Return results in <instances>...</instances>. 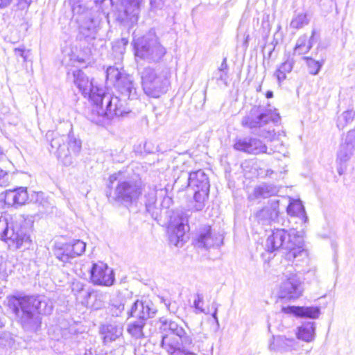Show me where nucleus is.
<instances>
[{"mask_svg": "<svg viewBox=\"0 0 355 355\" xmlns=\"http://www.w3.org/2000/svg\"><path fill=\"white\" fill-rule=\"evenodd\" d=\"M355 116V112L352 110L343 112L337 119V127L339 129H343L348 123L352 122Z\"/></svg>", "mask_w": 355, "mask_h": 355, "instance_id": "ea45409f", "label": "nucleus"}, {"mask_svg": "<svg viewBox=\"0 0 355 355\" xmlns=\"http://www.w3.org/2000/svg\"><path fill=\"white\" fill-rule=\"evenodd\" d=\"M175 338L178 343L177 347L180 349H193L198 343H203L208 337L206 334L201 331L196 333V337H194L193 334L183 328ZM173 347H176V345L173 344Z\"/></svg>", "mask_w": 355, "mask_h": 355, "instance_id": "aec40b11", "label": "nucleus"}, {"mask_svg": "<svg viewBox=\"0 0 355 355\" xmlns=\"http://www.w3.org/2000/svg\"><path fill=\"white\" fill-rule=\"evenodd\" d=\"M124 113L127 112L123 109L121 100L117 96H112L103 92L98 103H96L88 113L87 118L96 125L105 126L110 124L114 116H123Z\"/></svg>", "mask_w": 355, "mask_h": 355, "instance_id": "423d86ee", "label": "nucleus"}, {"mask_svg": "<svg viewBox=\"0 0 355 355\" xmlns=\"http://www.w3.org/2000/svg\"><path fill=\"white\" fill-rule=\"evenodd\" d=\"M159 331L162 334L161 347L165 351H167V346L173 344L177 345L175 336L183 329V327L180 325L177 322L171 319L161 318L159 319Z\"/></svg>", "mask_w": 355, "mask_h": 355, "instance_id": "ddd939ff", "label": "nucleus"}, {"mask_svg": "<svg viewBox=\"0 0 355 355\" xmlns=\"http://www.w3.org/2000/svg\"><path fill=\"white\" fill-rule=\"evenodd\" d=\"M166 306L168 307V309L169 311L175 313V310L173 306H172L171 303H168V304H166Z\"/></svg>", "mask_w": 355, "mask_h": 355, "instance_id": "052dcab7", "label": "nucleus"}, {"mask_svg": "<svg viewBox=\"0 0 355 355\" xmlns=\"http://www.w3.org/2000/svg\"><path fill=\"white\" fill-rule=\"evenodd\" d=\"M124 300L121 297H114L111 300L109 306V312L113 317H119L121 315L125 309Z\"/></svg>", "mask_w": 355, "mask_h": 355, "instance_id": "e433bc0d", "label": "nucleus"}, {"mask_svg": "<svg viewBox=\"0 0 355 355\" xmlns=\"http://www.w3.org/2000/svg\"><path fill=\"white\" fill-rule=\"evenodd\" d=\"M46 137H51L50 151L53 153L64 165L69 166L72 164L73 162L69 157V152L66 151V135H60L55 132H48Z\"/></svg>", "mask_w": 355, "mask_h": 355, "instance_id": "f3484780", "label": "nucleus"}, {"mask_svg": "<svg viewBox=\"0 0 355 355\" xmlns=\"http://www.w3.org/2000/svg\"><path fill=\"white\" fill-rule=\"evenodd\" d=\"M276 341L280 347L285 350H288V348L292 346V343H293V340L287 339L284 337H278L276 339Z\"/></svg>", "mask_w": 355, "mask_h": 355, "instance_id": "49530a36", "label": "nucleus"}, {"mask_svg": "<svg viewBox=\"0 0 355 355\" xmlns=\"http://www.w3.org/2000/svg\"><path fill=\"white\" fill-rule=\"evenodd\" d=\"M171 201V198H170L168 197L164 198L163 203L166 204V205H167V206H168Z\"/></svg>", "mask_w": 355, "mask_h": 355, "instance_id": "680f3d73", "label": "nucleus"}, {"mask_svg": "<svg viewBox=\"0 0 355 355\" xmlns=\"http://www.w3.org/2000/svg\"><path fill=\"white\" fill-rule=\"evenodd\" d=\"M85 291V285L80 282H73L72 284V291L75 293H80Z\"/></svg>", "mask_w": 355, "mask_h": 355, "instance_id": "603ef678", "label": "nucleus"}, {"mask_svg": "<svg viewBox=\"0 0 355 355\" xmlns=\"http://www.w3.org/2000/svg\"><path fill=\"white\" fill-rule=\"evenodd\" d=\"M309 23V19L306 13H300L295 16L290 24V26L294 29H300Z\"/></svg>", "mask_w": 355, "mask_h": 355, "instance_id": "58836bf2", "label": "nucleus"}, {"mask_svg": "<svg viewBox=\"0 0 355 355\" xmlns=\"http://www.w3.org/2000/svg\"><path fill=\"white\" fill-rule=\"evenodd\" d=\"M9 183V175L7 172L0 168V187H6Z\"/></svg>", "mask_w": 355, "mask_h": 355, "instance_id": "8fccbe9b", "label": "nucleus"}, {"mask_svg": "<svg viewBox=\"0 0 355 355\" xmlns=\"http://www.w3.org/2000/svg\"><path fill=\"white\" fill-rule=\"evenodd\" d=\"M145 324L146 322L142 320L130 322L128 325L127 331L134 339L144 338L145 336L143 329Z\"/></svg>", "mask_w": 355, "mask_h": 355, "instance_id": "c9c22d12", "label": "nucleus"}, {"mask_svg": "<svg viewBox=\"0 0 355 355\" xmlns=\"http://www.w3.org/2000/svg\"><path fill=\"white\" fill-rule=\"evenodd\" d=\"M107 80L114 85L123 99L134 100L139 97L138 88L133 77L123 70L120 71L115 67H109L106 70Z\"/></svg>", "mask_w": 355, "mask_h": 355, "instance_id": "1a4fd4ad", "label": "nucleus"}, {"mask_svg": "<svg viewBox=\"0 0 355 355\" xmlns=\"http://www.w3.org/2000/svg\"><path fill=\"white\" fill-rule=\"evenodd\" d=\"M286 211L291 216H296L300 220L301 223H305L307 221L308 217L306 214L305 209L300 202H291L286 207Z\"/></svg>", "mask_w": 355, "mask_h": 355, "instance_id": "2f4dec72", "label": "nucleus"}, {"mask_svg": "<svg viewBox=\"0 0 355 355\" xmlns=\"http://www.w3.org/2000/svg\"><path fill=\"white\" fill-rule=\"evenodd\" d=\"M270 349L271 350H276V349H277L275 348V344H274V343H273V344H270Z\"/></svg>", "mask_w": 355, "mask_h": 355, "instance_id": "774afa93", "label": "nucleus"}, {"mask_svg": "<svg viewBox=\"0 0 355 355\" xmlns=\"http://www.w3.org/2000/svg\"><path fill=\"white\" fill-rule=\"evenodd\" d=\"M266 96L268 98H270L273 96V92L272 91H268L266 94Z\"/></svg>", "mask_w": 355, "mask_h": 355, "instance_id": "e2e57ef3", "label": "nucleus"}, {"mask_svg": "<svg viewBox=\"0 0 355 355\" xmlns=\"http://www.w3.org/2000/svg\"><path fill=\"white\" fill-rule=\"evenodd\" d=\"M279 191V188L272 184L262 183L254 187L253 196L255 198H268L276 196Z\"/></svg>", "mask_w": 355, "mask_h": 355, "instance_id": "c756f323", "label": "nucleus"}, {"mask_svg": "<svg viewBox=\"0 0 355 355\" xmlns=\"http://www.w3.org/2000/svg\"><path fill=\"white\" fill-rule=\"evenodd\" d=\"M31 227V220L24 215L8 217L0 214V239L11 241L17 248L31 241L28 234Z\"/></svg>", "mask_w": 355, "mask_h": 355, "instance_id": "20e7f679", "label": "nucleus"}, {"mask_svg": "<svg viewBox=\"0 0 355 355\" xmlns=\"http://www.w3.org/2000/svg\"><path fill=\"white\" fill-rule=\"evenodd\" d=\"M234 148L248 154L258 155L267 153V146L260 139L244 137L236 140Z\"/></svg>", "mask_w": 355, "mask_h": 355, "instance_id": "a211bd4d", "label": "nucleus"}, {"mask_svg": "<svg viewBox=\"0 0 355 355\" xmlns=\"http://www.w3.org/2000/svg\"><path fill=\"white\" fill-rule=\"evenodd\" d=\"M315 326L314 322L303 323L298 327L297 338L309 343L314 340Z\"/></svg>", "mask_w": 355, "mask_h": 355, "instance_id": "7c9ffc66", "label": "nucleus"}, {"mask_svg": "<svg viewBox=\"0 0 355 355\" xmlns=\"http://www.w3.org/2000/svg\"><path fill=\"white\" fill-rule=\"evenodd\" d=\"M3 156H4L3 150L0 146V160L3 157Z\"/></svg>", "mask_w": 355, "mask_h": 355, "instance_id": "69168bd1", "label": "nucleus"}, {"mask_svg": "<svg viewBox=\"0 0 355 355\" xmlns=\"http://www.w3.org/2000/svg\"><path fill=\"white\" fill-rule=\"evenodd\" d=\"M217 312H218V307L216 306L215 309H214V311L212 313V317L215 320L216 322L218 324V317H217Z\"/></svg>", "mask_w": 355, "mask_h": 355, "instance_id": "bf43d9fd", "label": "nucleus"}, {"mask_svg": "<svg viewBox=\"0 0 355 355\" xmlns=\"http://www.w3.org/2000/svg\"><path fill=\"white\" fill-rule=\"evenodd\" d=\"M81 9V6L73 8V12L80 15L78 19L80 22V33L86 39H95L97 33L98 21L94 17L91 10H86L80 12Z\"/></svg>", "mask_w": 355, "mask_h": 355, "instance_id": "4468645a", "label": "nucleus"}, {"mask_svg": "<svg viewBox=\"0 0 355 355\" xmlns=\"http://www.w3.org/2000/svg\"><path fill=\"white\" fill-rule=\"evenodd\" d=\"M100 333L105 345L110 344L123 337V326L119 323H108L103 324Z\"/></svg>", "mask_w": 355, "mask_h": 355, "instance_id": "393cba45", "label": "nucleus"}, {"mask_svg": "<svg viewBox=\"0 0 355 355\" xmlns=\"http://www.w3.org/2000/svg\"><path fill=\"white\" fill-rule=\"evenodd\" d=\"M69 243L71 248H73V252L76 257L82 255L85 251L86 243L83 241L75 240Z\"/></svg>", "mask_w": 355, "mask_h": 355, "instance_id": "37998d69", "label": "nucleus"}, {"mask_svg": "<svg viewBox=\"0 0 355 355\" xmlns=\"http://www.w3.org/2000/svg\"><path fill=\"white\" fill-rule=\"evenodd\" d=\"M143 301L137 300L132 306L130 311L128 313L129 317H133L141 320V306Z\"/></svg>", "mask_w": 355, "mask_h": 355, "instance_id": "a18cd8bd", "label": "nucleus"}, {"mask_svg": "<svg viewBox=\"0 0 355 355\" xmlns=\"http://www.w3.org/2000/svg\"><path fill=\"white\" fill-rule=\"evenodd\" d=\"M18 1H19V4L21 8H25V7H28L32 1V0H18Z\"/></svg>", "mask_w": 355, "mask_h": 355, "instance_id": "4d7b16f0", "label": "nucleus"}, {"mask_svg": "<svg viewBox=\"0 0 355 355\" xmlns=\"http://www.w3.org/2000/svg\"><path fill=\"white\" fill-rule=\"evenodd\" d=\"M167 351L166 352L169 355H198L197 354L191 352L189 348L180 349L178 347H173L172 345L167 346Z\"/></svg>", "mask_w": 355, "mask_h": 355, "instance_id": "79ce46f5", "label": "nucleus"}, {"mask_svg": "<svg viewBox=\"0 0 355 355\" xmlns=\"http://www.w3.org/2000/svg\"><path fill=\"white\" fill-rule=\"evenodd\" d=\"M187 187H191L193 191V198L197 202L195 208L197 211L201 210L204 207V201L208 198L209 193V181L207 174L202 170H198L185 174Z\"/></svg>", "mask_w": 355, "mask_h": 355, "instance_id": "9d476101", "label": "nucleus"}, {"mask_svg": "<svg viewBox=\"0 0 355 355\" xmlns=\"http://www.w3.org/2000/svg\"><path fill=\"white\" fill-rule=\"evenodd\" d=\"M279 200H271L266 206L257 212L255 216L258 222L262 225H268L275 221L279 216Z\"/></svg>", "mask_w": 355, "mask_h": 355, "instance_id": "5701e85b", "label": "nucleus"}, {"mask_svg": "<svg viewBox=\"0 0 355 355\" xmlns=\"http://www.w3.org/2000/svg\"><path fill=\"white\" fill-rule=\"evenodd\" d=\"M286 279L282 283L279 295L282 298L295 299L302 295L301 281L295 274L286 276Z\"/></svg>", "mask_w": 355, "mask_h": 355, "instance_id": "6ab92c4d", "label": "nucleus"}, {"mask_svg": "<svg viewBox=\"0 0 355 355\" xmlns=\"http://www.w3.org/2000/svg\"><path fill=\"white\" fill-rule=\"evenodd\" d=\"M90 279L94 285L110 286L115 281L114 273L112 268L102 261L93 263L90 269Z\"/></svg>", "mask_w": 355, "mask_h": 355, "instance_id": "2eb2a0df", "label": "nucleus"}, {"mask_svg": "<svg viewBox=\"0 0 355 355\" xmlns=\"http://www.w3.org/2000/svg\"><path fill=\"white\" fill-rule=\"evenodd\" d=\"M303 60L306 61L310 74L317 75L319 73L323 62L316 61L311 57H303Z\"/></svg>", "mask_w": 355, "mask_h": 355, "instance_id": "a19ab883", "label": "nucleus"}, {"mask_svg": "<svg viewBox=\"0 0 355 355\" xmlns=\"http://www.w3.org/2000/svg\"><path fill=\"white\" fill-rule=\"evenodd\" d=\"M144 92L152 98H159L166 93L169 87L170 73L162 67H145L139 72Z\"/></svg>", "mask_w": 355, "mask_h": 355, "instance_id": "0eeeda50", "label": "nucleus"}, {"mask_svg": "<svg viewBox=\"0 0 355 355\" xmlns=\"http://www.w3.org/2000/svg\"><path fill=\"white\" fill-rule=\"evenodd\" d=\"M74 85L85 97H88L93 103H98V100L103 94V89L94 85L93 80H89L88 77L80 69L74 70L72 73Z\"/></svg>", "mask_w": 355, "mask_h": 355, "instance_id": "9b49d317", "label": "nucleus"}, {"mask_svg": "<svg viewBox=\"0 0 355 355\" xmlns=\"http://www.w3.org/2000/svg\"><path fill=\"white\" fill-rule=\"evenodd\" d=\"M67 145H66V151L69 152V157L72 159V155H77L81 149V141L76 139L73 134L69 132L66 136Z\"/></svg>", "mask_w": 355, "mask_h": 355, "instance_id": "f704fd0d", "label": "nucleus"}, {"mask_svg": "<svg viewBox=\"0 0 355 355\" xmlns=\"http://www.w3.org/2000/svg\"><path fill=\"white\" fill-rule=\"evenodd\" d=\"M219 70L220 71H226L228 72V66H227V58H225L220 64V66L218 67Z\"/></svg>", "mask_w": 355, "mask_h": 355, "instance_id": "6e6d98bb", "label": "nucleus"}, {"mask_svg": "<svg viewBox=\"0 0 355 355\" xmlns=\"http://www.w3.org/2000/svg\"><path fill=\"white\" fill-rule=\"evenodd\" d=\"M158 190L156 188H150L149 191L145 193V206L146 211L151 214L152 217H154L155 215H157V213L156 211L157 209L155 207V203L157 200V195ZM159 196H163L166 194V191L165 189H159Z\"/></svg>", "mask_w": 355, "mask_h": 355, "instance_id": "c85d7f7f", "label": "nucleus"}, {"mask_svg": "<svg viewBox=\"0 0 355 355\" xmlns=\"http://www.w3.org/2000/svg\"><path fill=\"white\" fill-rule=\"evenodd\" d=\"M164 0H150V9L152 10H160L163 8Z\"/></svg>", "mask_w": 355, "mask_h": 355, "instance_id": "09e8293b", "label": "nucleus"}, {"mask_svg": "<svg viewBox=\"0 0 355 355\" xmlns=\"http://www.w3.org/2000/svg\"><path fill=\"white\" fill-rule=\"evenodd\" d=\"M132 43L135 57L148 62L160 61L166 53L154 29L141 37H134Z\"/></svg>", "mask_w": 355, "mask_h": 355, "instance_id": "6e6552de", "label": "nucleus"}, {"mask_svg": "<svg viewBox=\"0 0 355 355\" xmlns=\"http://www.w3.org/2000/svg\"><path fill=\"white\" fill-rule=\"evenodd\" d=\"M295 60L289 56L287 59L278 67L275 75L279 83L282 82L286 78V73H290L293 68Z\"/></svg>", "mask_w": 355, "mask_h": 355, "instance_id": "72a5a7b5", "label": "nucleus"}, {"mask_svg": "<svg viewBox=\"0 0 355 355\" xmlns=\"http://www.w3.org/2000/svg\"><path fill=\"white\" fill-rule=\"evenodd\" d=\"M14 51H15V55L17 56V57H21L23 58L24 59V62H26V59H27V53L28 52H26L25 49L24 48H15L14 49Z\"/></svg>", "mask_w": 355, "mask_h": 355, "instance_id": "864d4df0", "label": "nucleus"}, {"mask_svg": "<svg viewBox=\"0 0 355 355\" xmlns=\"http://www.w3.org/2000/svg\"><path fill=\"white\" fill-rule=\"evenodd\" d=\"M141 313V320L146 321L147 319L154 317L157 309L150 301H143Z\"/></svg>", "mask_w": 355, "mask_h": 355, "instance_id": "4c0bfd02", "label": "nucleus"}, {"mask_svg": "<svg viewBox=\"0 0 355 355\" xmlns=\"http://www.w3.org/2000/svg\"><path fill=\"white\" fill-rule=\"evenodd\" d=\"M118 177L117 174L110 176L106 196L111 203L129 207L137 202L141 196V184L132 180H118Z\"/></svg>", "mask_w": 355, "mask_h": 355, "instance_id": "7ed1b4c3", "label": "nucleus"}, {"mask_svg": "<svg viewBox=\"0 0 355 355\" xmlns=\"http://www.w3.org/2000/svg\"><path fill=\"white\" fill-rule=\"evenodd\" d=\"M8 307L19 318L25 331H37L41 326L40 314L49 315L53 311V302L45 296L12 295L8 297Z\"/></svg>", "mask_w": 355, "mask_h": 355, "instance_id": "f257e3e1", "label": "nucleus"}, {"mask_svg": "<svg viewBox=\"0 0 355 355\" xmlns=\"http://www.w3.org/2000/svg\"><path fill=\"white\" fill-rule=\"evenodd\" d=\"M339 166L337 168V171H338V173L341 175H343L346 168H347V166H346V164H341V163H338Z\"/></svg>", "mask_w": 355, "mask_h": 355, "instance_id": "5fc2aeb1", "label": "nucleus"}, {"mask_svg": "<svg viewBox=\"0 0 355 355\" xmlns=\"http://www.w3.org/2000/svg\"><path fill=\"white\" fill-rule=\"evenodd\" d=\"M315 31L313 30L310 37L304 34L301 35L296 42L294 48V54L304 55L307 53L313 46Z\"/></svg>", "mask_w": 355, "mask_h": 355, "instance_id": "cd10ccee", "label": "nucleus"}, {"mask_svg": "<svg viewBox=\"0 0 355 355\" xmlns=\"http://www.w3.org/2000/svg\"><path fill=\"white\" fill-rule=\"evenodd\" d=\"M53 252L55 257L64 263H67L76 257L69 243L62 244L60 247H55Z\"/></svg>", "mask_w": 355, "mask_h": 355, "instance_id": "473e14b6", "label": "nucleus"}, {"mask_svg": "<svg viewBox=\"0 0 355 355\" xmlns=\"http://www.w3.org/2000/svg\"><path fill=\"white\" fill-rule=\"evenodd\" d=\"M282 311L286 314H292L300 318L311 319L318 318L320 314V309L318 306H283Z\"/></svg>", "mask_w": 355, "mask_h": 355, "instance_id": "a878e982", "label": "nucleus"}, {"mask_svg": "<svg viewBox=\"0 0 355 355\" xmlns=\"http://www.w3.org/2000/svg\"><path fill=\"white\" fill-rule=\"evenodd\" d=\"M204 296L201 293H196L193 301V307L196 313H205V310L203 309Z\"/></svg>", "mask_w": 355, "mask_h": 355, "instance_id": "c03bdc74", "label": "nucleus"}, {"mask_svg": "<svg viewBox=\"0 0 355 355\" xmlns=\"http://www.w3.org/2000/svg\"><path fill=\"white\" fill-rule=\"evenodd\" d=\"M321 8L326 12H329L332 8V0H319Z\"/></svg>", "mask_w": 355, "mask_h": 355, "instance_id": "3c124183", "label": "nucleus"}, {"mask_svg": "<svg viewBox=\"0 0 355 355\" xmlns=\"http://www.w3.org/2000/svg\"><path fill=\"white\" fill-rule=\"evenodd\" d=\"M280 119L279 114L271 109L254 106L242 119L241 124L265 138H270L275 135L273 126Z\"/></svg>", "mask_w": 355, "mask_h": 355, "instance_id": "39448f33", "label": "nucleus"}, {"mask_svg": "<svg viewBox=\"0 0 355 355\" xmlns=\"http://www.w3.org/2000/svg\"><path fill=\"white\" fill-rule=\"evenodd\" d=\"M142 2V0H123L124 10L119 15L121 21L130 26L136 24L139 19Z\"/></svg>", "mask_w": 355, "mask_h": 355, "instance_id": "412c9836", "label": "nucleus"}, {"mask_svg": "<svg viewBox=\"0 0 355 355\" xmlns=\"http://www.w3.org/2000/svg\"><path fill=\"white\" fill-rule=\"evenodd\" d=\"M274 171L271 169H268L266 172V177H270Z\"/></svg>", "mask_w": 355, "mask_h": 355, "instance_id": "0e129e2a", "label": "nucleus"}, {"mask_svg": "<svg viewBox=\"0 0 355 355\" xmlns=\"http://www.w3.org/2000/svg\"><path fill=\"white\" fill-rule=\"evenodd\" d=\"M31 202L37 205L38 212L42 215L51 214L53 211V205L45 197L42 192H32Z\"/></svg>", "mask_w": 355, "mask_h": 355, "instance_id": "bb28decb", "label": "nucleus"}, {"mask_svg": "<svg viewBox=\"0 0 355 355\" xmlns=\"http://www.w3.org/2000/svg\"><path fill=\"white\" fill-rule=\"evenodd\" d=\"M190 216L187 212H181L171 218V225L173 230L169 235V242L176 247H182L187 241L186 232L189 231V220Z\"/></svg>", "mask_w": 355, "mask_h": 355, "instance_id": "f8f14e48", "label": "nucleus"}, {"mask_svg": "<svg viewBox=\"0 0 355 355\" xmlns=\"http://www.w3.org/2000/svg\"><path fill=\"white\" fill-rule=\"evenodd\" d=\"M223 237L218 233H213L209 225L201 227L196 234L194 245L197 248L208 249L219 247L223 244Z\"/></svg>", "mask_w": 355, "mask_h": 355, "instance_id": "dca6fc26", "label": "nucleus"}, {"mask_svg": "<svg viewBox=\"0 0 355 355\" xmlns=\"http://www.w3.org/2000/svg\"><path fill=\"white\" fill-rule=\"evenodd\" d=\"M31 202V194L28 193L26 187H19L5 192L4 202L10 206L23 205Z\"/></svg>", "mask_w": 355, "mask_h": 355, "instance_id": "b1692460", "label": "nucleus"}, {"mask_svg": "<svg viewBox=\"0 0 355 355\" xmlns=\"http://www.w3.org/2000/svg\"><path fill=\"white\" fill-rule=\"evenodd\" d=\"M281 249L286 250L285 259L295 265L304 261L308 257L304 239L294 229H275L268 236L266 242V251L274 252Z\"/></svg>", "mask_w": 355, "mask_h": 355, "instance_id": "f03ea898", "label": "nucleus"}, {"mask_svg": "<svg viewBox=\"0 0 355 355\" xmlns=\"http://www.w3.org/2000/svg\"><path fill=\"white\" fill-rule=\"evenodd\" d=\"M355 147V130H349L340 144L337 153L338 163L346 164L351 158Z\"/></svg>", "mask_w": 355, "mask_h": 355, "instance_id": "4be33fe9", "label": "nucleus"}, {"mask_svg": "<svg viewBox=\"0 0 355 355\" xmlns=\"http://www.w3.org/2000/svg\"><path fill=\"white\" fill-rule=\"evenodd\" d=\"M182 178V176L179 177V178L175 180V184H178L180 182V181H181V178Z\"/></svg>", "mask_w": 355, "mask_h": 355, "instance_id": "338daca9", "label": "nucleus"}, {"mask_svg": "<svg viewBox=\"0 0 355 355\" xmlns=\"http://www.w3.org/2000/svg\"><path fill=\"white\" fill-rule=\"evenodd\" d=\"M12 0H0V8H3L8 6Z\"/></svg>", "mask_w": 355, "mask_h": 355, "instance_id": "13d9d810", "label": "nucleus"}, {"mask_svg": "<svg viewBox=\"0 0 355 355\" xmlns=\"http://www.w3.org/2000/svg\"><path fill=\"white\" fill-rule=\"evenodd\" d=\"M214 78L217 80H221L224 83L226 84L227 83V78H228L227 71H220L219 69H217L215 71V73H214Z\"/></svg>", "mask_w": 355, "mask_h": 355, "instance_id": "de8ad7c7", "label": "nucleus"}]
</instances>
